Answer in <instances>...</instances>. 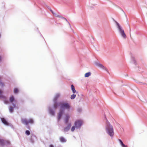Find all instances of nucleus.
Segmentation results:
<instances>
[{"label": "nucleus", "mask_w": 147, "mask_h": 147, "mask_svg": "<svg viewBox=\"0 0 147 147\" xmlns=\"http://www.w3.org/2000/svg\"><path fill=\"white\" fill-rule=\"evenodd\" d=\"M53 108L57 109L60 106L59 112L58 114L57 120L59 121L65 113V110L69 111L71 107L70 104L67 102L60 103L57 101H53Z\"/></svg>", "instance_id": "1"}, {"label": "nucleus", "mask_w": 147, "mask_h": 147, "mask_svg": "<svg viewBox=\"0 0 147 147\" xmlns=\"http://www.w3.org/2000/svg\"><path fill=\"white\" fill-rule=\"evenodd\" d=\"M105 119L106 120L105 124L106 132L111 137H112L114 134V131L113 127L108 121L105 117Z\"/></svg>", "instance_id": "2"}, {"label": "nucleus", "mask_w": 147, "mask_h": 147, "mask_svg": "<svg viewBox=\"0 0 147 147\" xmlns=\"http://www.w3.org/2000/svg\"><path fill=\"white\" fill-rule=\"evenodd\" d=\"M114 21L115 24V26L119 33L123 38H126L127 37V36L125 33L123 28L114 19Z\"/></svg>", "instance_id": "3"}, {"label": "nucleus", "mask_w": 147, "mask_h": 147, "mask_svg": "<svg viewBox=\"0 0 147 147\" xmlns=\"http://www.w3.org/2000/svg\"><path fill=\"white\" fill-rule=\"evenodd\" d=\"M82 125V122L80 120H77L75 121L74 125L76 129H80Z\"/></svg>", "instance_id": "4"}, {"label": "nucleus", "mask_w": 147, "mask_h": 147, "mask_svg": "<svg viewBox=\"0 0 147 147\" xmlns=\"http://www.w3.org/2000/svg\"><path fill=\"white\" fill-rule=\"evenodd\" d=\"M2 91L0 90V99L3 98L5 104H7L9 103V101L7 99L6 96H3L2 94Z\"/></svg>", "instance_id": "5"}, {"label": "nucleus", "mask_w": 147, "mask_h": 147, "mask_svg": "<svg viewBox=\"0 0 147 147\" xmlns=\"http://www.w3.org/2000/svg\"><path fill=\"white\" fill-rule=\"evenodd\" d=\"M22 123L24 124H25L26 125H28L29 123H33L34 121L32 119H30L29 120H27L26 119H22L21 120Z\"/></svg>", "instance_id": "6"}, {"label": "nucleus", "mask_w": 147, "mask_h": 147, "mask_svg": "<svg viewBox=\"0 0 147 147\" xmlns=\"http://www.w3.org/2000/svg\"><path fill=\"white\" fill-rule=\"evenodd\" d=\"M10 144V142L9 140L0 139V145L2 146H3L5 145H8Z\"/></svg>", "instance_id": "7"}, {"label": "nucleus", "mask_w": 147, "mask_h": 147, "mask_svg": "<svg viewBox=\"0 0 147 147\" xmlns=\"http://www.w3.org/2000/svg\"><path fill=\"white\" fill-rule=\"evenodd\" d=\"M95 65L98 67L105 70L107 72H108V70L107 68L100 63L99 62H96Z\"/></svg>", "instance_id": "8"}, {"label": "nucleus", "mask_w": 147, "mask_h": 147, "mask_svg": "<svg viewBox=\"0 0 147 147\" xmlns=\"http://www.w3.org/2000/svg\"><path fill=\"white\" fill-rule=\"evenodd\" d=\"M49 113L52 116H54L55 114V111L53 109L50 108V107L48 108Z\"/></svg>", "instance_id": "9"}, {"label": "nucleus", "mask_w": 147, "mask_h": 147, "mask_svg": "<svg viewBox=\"0 0 147 147\" xmlns=\"http://www.w3.org/2000/svg\"><path fill=\"white\" fill-rule=\"evenodd\" d=\"M71 127V124L70 123H69L67 126L64 127L63 129V131L65 132H68L70 129Z\"/></svg>", "instance_id": "10"}, {"label": "nucleus", "mask_w": 147, "mask_h": 147, "mask_svg": "<svg viewBox=\"0 0 147 147\" xmlns=\"http://www.w3.org/2000/svg\"><path fill=\"white\" fill-rule=\"evenodd\" d=\"M59 140L60 142L61 143H65L67 141L66 139L62 136L60 137L59 138Z\"/></svg>", "instance_id": "11"}, {"label": "nucleus", "mask_w": 147, "mask_h": 147, "mask_svg": "<svg viewBox=\"0 0 147 147\" xmlns=\"http://www.w3.org/2000/svg\"><path fill=\"white\" fill-rule=\"evenodd\" d=\"M60 96V94L59 93H57L53 99V101H57V100Z\"/></svg>", "instance_id": "12"}, {"label": "nucleus", "mask_w": 147, "mask_h": 147, "mask_svg": "<svg viewBox=\"0 0 147 147\" xmlns=\"http://www.w3.org/2000/svg\"><path fill=\"white\" fill-rule=\"evenodd\" d=\"M1 121L5 125H8L9 123L4 118H1Z\"/></svg>", "instance_id": "13"}, {"label": "nucleus", "mask_w": 147, "mask_h": 147, "mask_svg": "<svg viewBox=\"0 0 147 147\" xmlns=\"http://www.w3.org/2000/svg\"><path fill=\"white\" fill-rule=\"evenodd\" d=\"M9 100L10 103L11 104L13 103L14 102H16L15 98L13 96H11L10 97Z\"/></svg>", "instance_id": "14"}, {"label": "nucleus", "mask_w": 147, "mask_h": 147, "mask_svg": "<svg viewBox=\"0 0 147 147\" xmlns=\"http://www.w3.org/2000/svg\"><path fill=\"white\" fill-rule=\"evenodd\" d=\"M69 116L68 114H67L65 115V122L66 124H67L69 121Z\"/></svg>", "instance_id": "15"}, {"label": "nucleus", "mask_w": 147, "mask_h": 147, "mask_svg": "<svg viewBox=\"0 0 147 147\" xmlns=\"http://www.w3.org/2000/svg\"><path fill=\"white\" fill-rule=\"evenodd\" d=\"M118 141H119L122 147H127V145H125L124 144L121 140L119 139Z\"/></svg>", "instance_id": "16"}, {"label": "nucleus", "mask_w": 147, "mask_h": 147, "mask_svg": "<svg viewBox=\"0 0 147 147\" xmlns=\"http://www.w3.org/2000/svg\"><path fill=\"white\" fill-rule=\"evenodd\" d=\"M71 88L72 92L74 93H75L76 92V91L75 89V87L73 84L71 85Z\"/></svg>", "instance_id": "17"}, {"label": "nucleus", "mask_w": 147, "mask_h": 147, "mask_svg": "<svg viewBox=\"0 0 147 147\" xmlns=\"http://www.w3.org/2000/svg\"><path fill=\"white\" fill-rule=\"evenodd\" d=\"M60 18H61L62 19H64V20H65L69 24V26L70 27V28H71V25H70L69 22L67 21V20L66 18H65L62 16H61V17H60Z\"/></svg>", "instance_id": "18"}, {"label": "nucleus", "mask_w": 147, "mask_h": 147, "mask_svg": "<svg viewBox=\"0 0 147 147\" xmlns=\"http://www.w3.org/2000/svg\"><path fill=\"white\" fill-rule=\"evenodd\" d=\"M91 73L90 72H89L86 73L84 75V76L86 78L88 77L91 75Z\"/></svg>", "instance_id": "19"}, {"label": "nucleus", "mask_w": 147, "mask_h": 147, "mask_svg": "<svg viewBox=\"0 0 147 147\" xmlns=\"http://www.w3.org/2000/svg\"><path fill=\"white\" fill-rule=\"evenodd\" d=\"M76 95L74 93L71 95L70 98L71 99H73L76 98Z\"/></svg>", "instance_id": "20"}, {"label": "nucleus", "mask_w": 147, "mask_h": 147, "mask_svg": "<svg viewBox=\"0 0 147 147\" xmlns=\"http://www.w3.org/2000/svg\"><path fill=\"white\" fill-rule=\"evenodd\" d=\"M18 89L17 88H15L13 90V92L15 94L17 93L18 92Z\"/></svg>", "instance_id": "21"}, {"label": "nucleus", "mask_w": 147, "mask_h": 147, "mask_svg": "<svg viewBox=\"0 0 147 147\" xmlns=\"http://www.w3.org/2000/svg\"><path fill=\"white\" fill-rule=\"evenodd\" d=\"M9 111L10 113H12L13 111V108L12 106H11L9 108Z\"/></svg>", "instance_id": "22"}, {"label": "nucleus", "mask_w": 147, "mask_h": 147, "mask_svg": "<svg viewBox=\"0 0 147 147\" xmlns=\"http://www.w3.org/2000/svg\"><path fill=\"white\" fill-rule=\"evenodd\" d=\"M131 60L132 61H133L135 65H136V61L135 60V59L134 57H131Z\"/></svg>", "instance_id": "23"}, {"label": "nucleus", "mask_w": 147, "mask_h": 147, "mask_svg": "<svg viewBox=\"0 0 147 147\" xmlns=\"http://www.w3.org/2000/svg\"><path fill=\"white\" fill-rule=\"evenodd\" d=\"M26 134L27 135L29 136L30 134V132L29 131L27 130L25 132Z\"/></svg>", "instance_id": "24"}, {"label": "nucleus", "mask_w": 147, "mask_h": 147, "mask_svg": "<svg viewBox=\"0 0 147 147\" xmlns=\"http://www.w3.org/2000/svg\"><path fill=\"white\" fill-rule=\"evenodd\" d=\"M54 15L56 17H58L60 18L61 17V16L58 15V14H56L54 12H53V13Z\"/></svg>", "instance_id": "25"}, {"label": "nucleus", "mask_w": 147, "mask_h": 147, "mask_svg": "<svg viewBox=\"0 0 147 147\" xmlns=\"http://www.w3.org/2000/svg\"><path fill=\"white\" fill-rule=\"evenodd\" d=\"M77 111L79 113H80L82 111V109L81 108H79L77 109Z\"/></svg>", "instance_id": "26"}, {"label": "nucleus", "mask_w": 147, "mask_h": 147, "mask_svg": "<svg viewBox=\"0 0 147 147\" xmlns=\"http://www.w3.org/2000/svg\"><path fill=\"white\" fill-rule=\"evenodd\" d=\"M75 128H76V127L75 125L74 126H73L72 127L71 129V131H74L75 129Z\"/></svg>", "instance_id": "27"}, {"label": "nucleus", "mask_w": 147, "mask_h": 147, "mask_svg": "<svg viewBox=\"0 0 147 147\" xmlns=\"http://www.w3.org/2000/svg\"><path fill=\"white\" fill-rule=\"evenodd\" d=\"M10 126L12 129H14V127L13 125L12 124H11L10 125Z\"/></svg>", "instance_id": "28"}, {"label": "nucleus", "mask_w": 147, "mask_h": 147, "mask_svg": "<svg viewBox=\"0 0 147 147\" xmlns=\"http://www.w3.org/2000/svg\"><path fill=\"white\" fill-rule=\"evenodd\" d=\"M49 9L50 10L51 12L53 13L54 11H53V10L51 9V7Z\"/></svg>", "instance_id": "29"}, {"label": "nucleus", "mask_w": 147, "mask_h": 147, "mask_svg": "<svg viewBox=\"0 0 147 147\" xmlns=\"http://www.w3.org/2000/svg\"><path fill=\"white\" fill-rule=\"evenodd\" d=\"M12 104V105H13L14 108H15L16 107V106L15 104H14V103H13Z\"/></svg>", "instance_id": "30"}, {"label": "nucleus", "mask_w": 147, "mask_h": 147, "mask_svg": "<svg viewBox=\"0 0 147 147\" xmlns=\"http://www.w3.org/2000/svg\"><path fill=\"white\" fill-rule=\"evenodd\" d=\"M49 147H54V146L53 144H51L50 145Z\"/></svg>", "instance_id": "31"}, {"label": "nucleus", "mask_w": 147, "mask_h": 147, "mask_svg": "<svg viewBox=\"0 0 147 147\" xmlns=\"http://www.w3.org/2000/svg\"><path fill=\"white\" fill-rule=\"evenodd\" d=\"M47 8L49 9L50 8V7L49 6L47 5Z\"/></svg>", "instance_id": "32"}, {"label": "nucleus", "mask_w": 147, "mask_h": 147, "mask_svg": "<svg viewBox=\"0 0 147 147\" xmlns=\"http://www.w3.org/2000/svg\"><path fill=\"white\" fill-rule=\"evenodd\" d=\"M27 128L28 129H30V127L29 126H28L27 127Z\"/></svg>", "instance_id": "33"}, {"label": "nucleus", "mask_w": 147, "mask_h": 147, "mask_svg": "<svg viewBox=\"0 0 147 147\" xmlns=\"http://www.w3.org/2000/svg\"><path fill=\"white\" fill-rule=\"evenodd\" d=\"M1 60H2L1 57L0 56V62H1Z\"/></svg>", "instance_id": "34"}, {"label": "nucleus", "mask_w": 147, "mask_h": 147, "mask_svg": "<svg viewBox=\"0 0 147 147\" xmlns=\"http://www.w3.org/2000/svg\"><path fill=\"white\" fill-rule=\"evenodd\" d=\"M1 34H0V38H1Z\"/></svg>", "instance_id": "35"}, {"label": "nucleus", "mask_w": 147, "mask_h": 147, "mask_svg": "<svg viewBox=\"0 0 147 147\" xmlns=\"http://www.w3.org/2000/svg\"><path fill=\"white\" fill-rule=\"evenodd\" d=\"M129 29H130V31H131V29H130V28H129Z\"/></svg>", "instance_id": "36"}, {"label": "nucleus", "mask_w": 147, "mask_h": 147, "mask_svg": "<svg viewBox=\"0 0 147 147\" xmlns=\"http://www.w3.org/2000/svg\"><path fill=\"white\" fill-rule=\"evenodd\" d=\"M33 136H34V137H35L34 135H33Z\"/></svg>", "instance_id": "37"}, {"label": "nucleus", "mask_w": 147, "mask_h": 147, "mask_svg": "<svg viewBox=\"0 0 147 147\" xmlns=\"http://www.w3.org/2000/svg\"><path fill=\"white\" fill-rule=\"evenodd\" d=\"M140 83H142V82H140Z\"/></svg>", "instance_id": "38"}]
</instances>
